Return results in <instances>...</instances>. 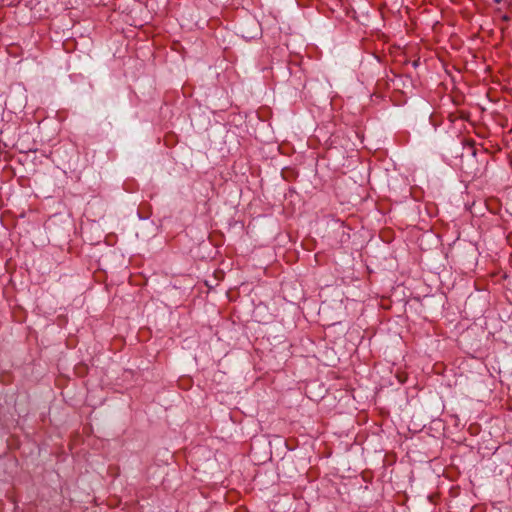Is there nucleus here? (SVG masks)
Listing matches in <instances>:
<instances>
[{"label":"nucleus","instance_id":"f257e3e1","mask_svg":"<svg viewBox=\"0 0 512 512\" xmlns=\"http://www.w3.org/2000/svg\"><path fill=\"white\" fill-rule=\"evenodd\" d=\"M494 2H495V3H500V2H501V0H494Z\"/></svg>","mask_w":512,"mask_h":512}]
</instances>
